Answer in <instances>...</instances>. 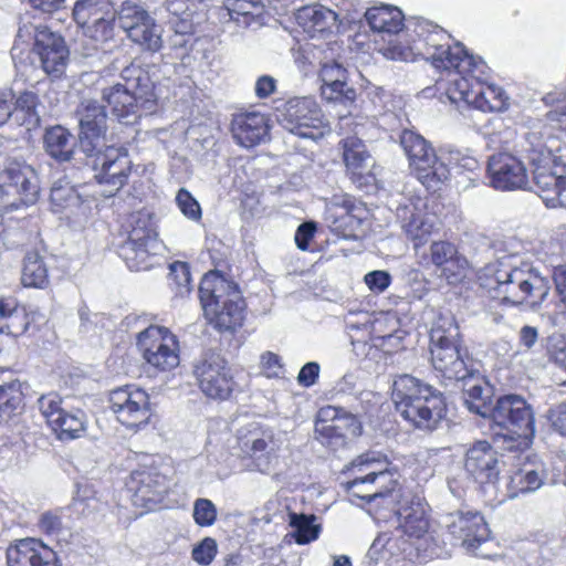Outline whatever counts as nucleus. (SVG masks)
Segmentation results:
<instances>
[{
    "label": "nucleus",
    "instance_id": "nucleus-1",
    "mask_svg": "<svg viewBox=\"0 0 566 566\" xmlns=\"http://www.w3.org/2000/svg\"><path fill=\"white\" fill-rule=\"evenodd\" d=\"M544 102L554 107L530 127L522 151L533 168V180L545 206L566 209V177L549 170L554 154L560 151L559 140L566 137V95L549 93Z\"/></svg>",
    "mask_w": 566,
    "mask_h": 566
},
{
    "label": "nucleus",
    "instance_id": "nucleus-2",
    "mask_svg": "<svg viewBox=\"0 0 566 566\" xmlns=\"http://www.w3.org/2000/svg\"><path fill=\"white\" fill-rule=\"evenodd\" d=\"M407 41L399 45L392 41L380 49L388 60L410 62L422 57L436 69L459 73L460 71L481 72L484 61L470 54L461 43L451 45V35L441 27L426 19H416L407 24Z\"/></svg>",
    "mask_w": 566,
    "mask_h": 566
},
{
    "label": "nucleus",
    "instance_id": "nucleus-3",
    "mask_svg": "<svg viewBox=\"0 0 566 566\" xmlns=\"http://www.w3.org/2000/svg\"><path fill=\"white\" fill-rule=\"evenodd\" d=\"M479 285L486 294L510 306H539L549 293L546 277L516 253L499 255L478 272Z\"/></svg>",
    "mask_w": 566,
    "mask_h": 566
},
{
    "label": "nucleus",
    "instance_id": "nucleus-4",
    "mask_svg": "<svg viewBox=\"0 0 566 566\" xmlns=\"http://www.w3.org/2000/svg\"><path fill=\"white\" fill-rule=\"evenodd\" d=\"M80 114V145L87 156H95V178L106 189L104 197L114 196L127 182L132 169V160L123 147H106L103 150L107 116L104 106L96 101L86 99L82 103Z\"/></svg>",
    "mask_w": 566,
    "mask_h": 566
},
{
    "label": "nucleus",
    "instance_id": "nucleus-5",
    "mask_svg": "<svg viewBox=\"0 0 566 566\" xmlns=\"http://www.w3.org/2000/svg\"><path fill=\"white\" fill-rule=\"evenodd\" d=\"M281 446L280 434L273 428L259 421H250L237 430L232 452L222 459L217 473L226 476L243 467L268 472L277 458Z\"/></svg>",
    "mask_w": 566,
    "mask_h": 566
},
{
    "label": "nucleus",
    "instance_id": "nucleus-6",
    "mask_svg": "<svg viewBox=\"0 0 566 566\" xmlns=\"http://www.w3.org/2000/svg\"><path fill=\"white\" fill-rule=\"evenodd\" d=\"M392 398L401 417L419 429L433 430L446 413L442 395L410 375L394 381Z\"/></svg>",
    "mask_w": 566,
    "mask_h": 566
},
{
    "label": "nucleus",
    "instance_id": "nucleus-7",
    "mask_svg": "<svg viewBox=\"0 0 566 566\" xmlns=\"http://www.w3.org/2000/svg\"><path fill=\"white\" fill-rule=\"evenodd\" d=\"M120 77L124 83H116L102 91V99L107 103L118 120L132 124L139 109L151 112L155 105L154 82L149 73L140 65L132 63L126 66Z\"/></svg>",
    "mask_w": 566,
    "mask_h": 566
},
{
    "label": "nucleus",
    "instance_id": "nucleus-8",
    "mask_svg": "<svg viewBox=\"0 0 566 566\" xmlns=\"http://www.w3.org/2000/svg\"><path fill=\"white\" fill-rule=\"evenodd\" d=\"M199 297L205 317L218 331H234L242 325L245 303L234 282L209 272L201 279Z\"/></svg>",
    "mask_w": 566,
    "mask_h": 566
},
{
    "label": "nucleus",
    "instance_id": "nucleus-9",
    "mask_svg": "<svg viewBox=\"0 0 566 566\" xmlns=\"http://www.w3.org/2000/svg\"><path fill=\"white\" fill-rule=\"evenodd\" d=\"M430 354L434 371L444 379H465L473 373L474 364L461 346V335L455 319L440 315L430 331Z\"/></svg>",
    "mask_w": 566,
    "mask_h": 566
},
{
    "label": "nucleus",
    "instance_id": "nucleus-10",
    "mask_svg": "<svg viewBox=\"0 0 566 566\" xmlns=\"http://www.w3.org/2000/svg\"><path fill=\"white\" fill-rule=\"evenodd\" d=\"M486 64L481 72L460 71L450 73L448 86L446 87L447 98L459 108L461 105L473 107L481 112H504L509 108V96L505 91L495 84H488L481 81L486 73Z\"/></svg>",
    "mask_w": 566,
    "mask_h": 566
},
{
    "label": "nucleus",
    "instance_id": "nucleus-11",
    "mask_svg": "<svg viewBox=\"0 0 566 566\" xmlns=\"http://www.w3.org/2000/svg\"><path fill=\"white\" fill-rule=\"evenodd\" d=\"M363 503L356 505L365 510L375 521L389 522L395 520L402 532L409 537L422 538L429 528L426 497H399L392 509L380 505L394 503V497H358Z\"/></svg>",
    "mask_w": 566,
    "mask_h": 566
},
{
    "label": "nucleus",
    "instance_id": "nucleus-12",
    "mask_svg": "<svg viewBox=\"0 0 566 566\" xmlns=\"http://www.w3.org/2000/svg\"><path fill=\"white\" fill-rule=\"evenodd\" d=\"M129 227L127 239L118 247V255L132 271L149 270L161 248L155 221L149 212L137 211L130 216Z\"/></svg>",
    "mask_w": 566,
    "mask_h": 566
},
{
    "label": "nucleus",
    "instance_id": "nucleus-13",
    "mask_svg": "<svg viewBox=\"0 0 566 566\" xmlns=\"http://www.w3.org/2000/svg\"><path fill=\"white\" fill-rule=\"evenodd\" d=\"M18 42L27 44L33 42V51L46 74L56 77L63 74L69 60V50L61 35L41 23L32 22L29 14H25L20 21L17 42L12 48L13 57Z\"/></svg>",
    "mask_w": 566,
    "mask_h": 566
},
{
    "label": "nucleus",
    "instance_id": "nucleus-14",
    "mask_svg": "<svg viewBox=\"0 0 566 566\" xmlns=\"http://www.w3.org/2000/svg\"><path fill=\"white\" fill-rule=\"evenodd\" d=\"M400 145L412 174L428 190L436 191L449 178L448 165L437 156L434 148L421 135L403 130Z\"/></svg>",
    "mask_w": 566,
    "mask_h": 566
},
{
    "label": "nucleus",
    "instance_id": "nucleus-15",
    "mask_svg": "<svg viewBox=\"0 0 566 566\" xmlns=\"http://www.w3.org/2000/svg\"><path fill=\"white\" fill-rule=\"evenodd\" d=\"M387 455L377 450H367L355 457L340 472V485L345 492L359 484L374 483L377 479L389 481L392 486L388 490L377 491L371 495H387L395 491L397 484V469L390 467Z\"/></svg>",
    "mask_w": 566,
    "mask_h": 566
},
{
    "label": "nucleus",
    "instance_id": "nucleus-16",
    "mask_svg": "<svg viewBox=\"0 0 566 566\" xmlns=\"http://www.w3.org/2000/svg\"><path fill=\"white\" fill-rule=\"evenodd\" d=\"M40 193L35 170L23 161L8 160L0 170V199L6 209H20L36 202Z\"/></svg>",
    "mask_w": 566,
    "mask_h": 566
},
{
    "label": "nucleus",
    "instance_id": "nucleus-17",
    "mask_svg": "<svg viewBox=\"0 0 566 566\" xmlns=\"http://www.w3.org/2000/svg\"><path fill=\"white\" fill-rule=\"evenodd\" d=\"M277 112L281 126L298 137L316 140L329 132L323 112L313 97L290 98Z\"/></svg>",
    "mask_w": 566,
    "mask_h": 566
},
{
    "label": "nucleus",
    "instance_id": "nucleus-18",
    "mask_svg": "<svg viewBox=\"0 0 566 566\" xmlns=\"http://www.w3.org/2000/svg\"><path fill=\"white\" fill-rule=\"evenodd\" d=\"M192 375L200 391L209 399L228 400L237 387L227 359L216 352H207L196 359Z\"/></svg>",
    "mask_w": 566,
    "mask_h": 566
},
{
    "label": "nucleus",
    "instance_id": "nucleus-19",
    "mask_svg": "<svg viewBox=\"0 0 566 566\" xmlns=\"http://www.w3.org/2000/svg\"><path fill=\"white\" fill-rule=\"evenodd\" d=\"M137 347L145 361L159 371H170L179 363V342L167 327L150 325L137 335Z\"/></svg>",
    "mask_w": 566,
    "mask_h": 566
},
{
    "label": "nucleus",
    "instance_id": "nucleus-20",
    "mask_svg": "<svg viewBox=\"0 0 566 566\" xmlns=\"http://www.w3.org/2000/svg\"><path fill=\"white\" fill-rule=\"evenodd\" d=\"M363 427L358 418L343 408L322 407L316 416L314 437L324 447L336 451L347 443V436L357 437Z\"/></svg>",
    "mask_w": 566,
    "mask_h": 566
},
{
    "label": "nucleus",
    "instance_id": "nucleus-21",
    "mask_svg": "<svg viewBox=\"0 0 566 566\" xmlns=\"http://www.w3.org/2000/svg\"><path fill=\"white\" fill-rule=\"evenodd\" d=\"M339 50L337 42L327 43L326 53L322 54L316 72L322 81V97L347 106L354 103L356 92L347 84V70L338 60Z\"/></svg>",
    "mask_w": 566,
    "mask_h": 566
},
{
    "label": "nucleus",
    "instance_id": "nucleus-22",
    "mask_svg": "<svg viewBox=\"0 0 566 566\" xmlns=\"http://www.w3.org/2000/svg\"><path fill=\"white\" fill-rule=\"evenodd\" d=\"M397 220L413 248L424 245L438 230V218L428 211L427 201L420 197L405 198L396 210Z\"/></svg>",
    "mask_w": 566,
    "mask_h": 566
},
{
    "label": "nucleus",
    "instance_id": "nucleus-23",
    "mask_svg": "<svg viewBox=\"0 0 566 566\" xmlns=\"http://www.w3.org/2000/svg\"><path fill=\"white\" fill-rule=\"evenodd\" d=\"M109 408L118 422L129 429H139L147 424L151 417L148 394L134 385L112 390Z\"/></svg>",
    "mask_w": 566,
    "mask_h": 566
},
{
    "label": "nucleus",
    "instance_id": "nucleus-24",
    "mask_svg": "<svg viewBox=\"0 0 566 566\" xmlns=\"http://www.w3.org/2000/svg\"><path fill=\"white\" fill-rule=\"evenodd\" d=\"M450 535L469 553L476 556L488 555L478 552L490 539L491 531L484 516L478 511H457L449 513L444 521Z\"/></svg>",
    "mask_w": 566,
    "mask_h": 566
},
{
    "label": "nucleus",
    "instance_id": "nucleus-25",
    "mask_svg": "<svg viewBox=\"0 0 566 566\" xmlns=\"http://www.w3.org/2000/svg\"><path fill=\"white\" fill-rule=\"evenodd\" d=\"M295 19L302 30L311 38L337 34L345 23L356 21L357 15L339 8L334 11L323 4H310L296 11Z\"/></svg>",
    "mask_w": 566,
    "mask_h": 566
},
{
    "label": "nucleus",
    "instance_id": "nucleus-26",
    "mask_svg": "<svg viewBox=\"0 0 566 566\" xmlns=\"http://www.w3.org/2000/svg\"><path fill=\"white\" fill-rule=\"evenodd\" d=\"M493 421L509 428L523 439L534 436V415L531 406L518 395H505L496 400L489 415Z\"/></svg>",
    "mask_w": 566,
    "mask_h": 566
},
{
    "label": "nucleus",
    "instance_id": "nucleus-27",
    "mask_svg": "<svg viewBox=\"0 0 566 566\" xmlns=\"http://www.w3.org/2000/svg\"><path fill=\"white\" fill-rule=\"evenodd\" d=\"M486 177L489 185L501 191L525 189L528 185V175L523 161L510 153L490 156Z\"/></svg>",
    "mask_w": 566,
    "mask_h": 566
},
{
    "label": "nucleus",
    "instance_id": "nucleus-28",
    "mask_svg": "<svg viewBox=\"0 0 566 566\" xmlns=\"http://www.w3.org/2000/svg\"><path fill=\"white\" fill-rule=\"evenodd\" d=\"M364 17L370 29L381 36L384 46H389L392 41L402 45L407 41V28L403 30V14L400 9L392 6L381 4L366 10Z\"/></svg>",
    "mask_w": 566,
    "mask_h": 566
},
{
    "label": "nucleus",
    "instance_id": "nucleus-29",
    "mask_svg": "<svg viewBox=\"0 0 566 566\" xmlns=\"http://www.w3.org/2000/svg\"><path fill=\"white\" fill-rule=\"evenodd\" d=\"M465 471L481 485H493L499 478V453L485 440L474 442L465 452Z\"/></svg>",
    "mask_w": 566,
    "mask_h": 566
},
{
    "label": "nucleus",
    "instance_id": "nucleus-30",
    "mask_svg": "<svg viewBox=\"0 0 566 566\" xmlns=\"http://www.w3.org/2000/svg\"><path fill=\"white\" fill-rule=\"evenodd\" d=\"M8 566H61L56 553L35 538H23L7 549Z\"/></svg>",
    "mask_w": 566,
    "mask_h": 566
},
{
    "label": "nucleus",
    "instance_id": "nucleus-31",
    "mask_svg": "<svg viewBox=\"0 0 566 566\" xmlns=\"http://www.w3.org/2000/svg\"><path fill=\"white\" fill-rule=\"evenodd\" d=\"M355 203L349 196H335L326 205L325 222L327 227L343 238L355 237L360 218L355 212Z\"/></svg>",
    "mask_w": 566,
    "mask_h": 566
},
{
    "label": "nucleus",
    "instance_id": "nucleus-32",
    "mask_svg": "<svg viewBox=\"0 0 566 566\" xmlns=\"http://www.w3.org/2000/svg\"><path fill=\"white\" fill-rule=\"evenodd\" d=\"M234 139L245 148L254 147L269 136V124L265 116L259 112L242 113L232 120Z\"/></svg>",
    "mask_w": 566,
    "mask_h": 566
},
{
    "label": "nucleus",
    "instance_id": "nucleus-33",
    "mask_svg": "<svg viewBox=\"0 0 566 566\" xmlns=\"http://www.w3.org/2000/svg\"><path fill=\"white\" fill-rule=\"evenodd\" d=\"M429 256L423 255V265L432 264L440 269L448 281L462 274L467 260L458 252L457 247L449 241H434L429 249Z\"/></svg>",
    "mask_w": 566,
    "mask_h": 566
},
{
    "label": "nucleus",
    "instance_id": "nucleus-34",
    "mask_svg": "<svg viewBox=\"0 0 566 566\" xmlns=\"http://www.w3.org/2000/svg\"><path fill=\"white\" fill-rule=\"evenodd\" d=\"M463 384V400L467 408L483 418L489 417L492 405V388L478 374L475 368L473 373L465 379H461Z\"/></svg>",
    "mask_w": 566,
    "mask_h": 566
},
{
    "label": "nucleus",
    "instance_id": "nucleus-35",
    "mask_svg": "<svg viewBox=\"0 0 566 566\" xmlns=\"http://www.w3.org/2000/svg\"><path fill=\"white\" fill-rule=\"evenodd\" d=\"M223 10L229 20L239 27H261L264 24L265 4L262 0H226Z\"/></svg>",
    "mask_w": 566,
    "mask_h": 566
},
{
    "label": "nucleus",
    "instance_id": "nucleus-36",
    "mask_svg": "<svg viewBox=\"0 0 566 566\" xmlns=\"http://www.w3.org/2000/svg\"><path fill=\"white\" fill-rule=\"evenodd\" d=\"M46 153L59 161L72 159L75 148L74 136L64 127L56 125L45 130L43 136Z\"/></svg>",
    "mask_w": 566,
    "mask_h": 566
},
{
    "label": "nucleus",
    "instance_id": "nucleus-37",
    "mask_svg": "<svg viewBox=\"0 0 566 566\" xmlns=\"http://www.w3.org/2000/svg\"><path fill=\"white\" fill-rule=\"evenodd\" d=\"M343 157L354 178L360 179L368 172L371 158L359 138L347 137L343 140Z\"/></svg>",
    "mask_w": 566,
    "mask_h": 566
},
{
    "label": "nucleus",
    "instance_id": "nucleus-38",
    "mask_svg": "<svg viewBox=\"0 0 566 566\" xmlns=\"http://www.w3.org/2000/svg\"><path fill=\"white\" fill-rule=\"evenodd\" d=\"M51 205L54 212L70 211L76 214L78 211L85 212L86 207L81 196L67 181L59 180L54 182L50 193Z\"/></svg>",
    "mask_w": 566,
    "mask_h": 566
},
{
    "label": "nucleus",
    "instance_id": "nucleus-39",
    "mask_svg": "<svg viewBox=\"0 0 566 566\" xmlns=\"http://www.w3.org/2000/svg\"><path fill=\"white\" fill-rule=\"evenodd\" d=\"M21 283L24 287L44 289L49 283L48 268L36 252H29L24 256Z\"/></svg>",
    "mask_w": 566,
    "mask_h": 566
},
{
    "label": "nucleus",
    "instance_id": "nucleus-40",
    "mask_svg": "<svg viewBox=\"0 0 566 566\" xmlns=\"http://www.w3.org/2000/svg\"><path fill=\"white\" fill-rule=\"evenodd\" d=\"M39 99L33 92H23L15 101L13 106V119L19 124L32 130L40 125V115L38 112Z\"/></svg>",
    "mask_w": 566,
    "mask_h": 566
},
{
    "label": "nucleus",
    "instance_id": "nucleus-41",
    "mask_svg": "<svg viewBox=\"0 0 566 566\" xmlns=\"http://www.w3.org/2000/svg\"><path fill=\"white\" fill-rule=\"evenodd\" d=\"M113 10L109 0H76L73 7V18L82 28L103 15L111 17Z\"/></svg>",
    "mask_w": 566,
    "mask_h": 566
},
{
    "label": "nucleus",
    "instance_id": "nucleus-42",
    "mask_svg": "<svg viewBox=\"0 0 566 566\" xmlns=\"http://www.w3.org/2000/svg\"><path fill=\"white\" fill-rule=\"evenodd\" d=\"M86 415L84 411L76 409L66 411L61 416L52 430L57 434L60 440H73L80 438L86 430Z\"/></svg>",
    "mask_w": 566,
    "mask_h": 566
},
{
    "label": "nucleus",
    "instance_id": "nucleus-43",
    "mask_svg": "<svg viewBox=\"0 0 566 566\" xmlns=\"http://www.w3.org/2000/svg\"><path fill=\"white\" fill-rule=\"evenodd\" d=\"M127 36L144 50L158 52L163 48L161 28L154 18L135 27Z\"/></svg>",
    "mask_w": 566,
    "mask_h": 566
},
{
    "label": "nucleus",
    "instance_id": "nucleus-44",
    "mask_svg": "<svg viewBox=\"0 0 566 566\" xmlns=\"http://www.w3.org/2000/svg\"><path fill=\"white\" fill-rule=\"evenodd\" d=\"M543 463H528L521 468L512 476V484L516 493L537 491L544 483Z\"/></svg>",
    "mask_w": 566,
    "mask_h": 566
},
{
    "label": "nucleus",
    "instance_id": "nucleus-45",
    "mask_svg": "<svg viewBox=\"0 0 566 566\" xmlns=\"http://www.w3.org/2000/svg\"><path fill=\"white\" fill-rule=\"evenodd\" d=\"M159 509L158 502L153 497H119L117 503L118 518L125 523Z\"/></svg>",
    "mask_w": 566,
    "mask_h": 566
},
{
    "label": "nucleus",
    "instance_id": "nucleus-46",
    "mask_svg": "<svg viewBox=\"0 0 566 566\" xmlns=\"http://www.w3.org/2000/svg\"><path fill=\"white\" fill-rule=\"evenodd\" d=\"M315 515L289 513V522L294 530L293 538L300 545L308 544L318 538L321 526L315 524Z\"/></svg>",
    "mask_w": 566,
    "mask_h": 566
},
{
    "label": "nucleus",
    "instance_id": "nucleus-47",
    "mask_svg": "<svg viewBox=\"0 0 566 566\" xmlns=\"http://www.w3.org/2000/svg\"><path fill=\"white\" fill-rule=\"evenodd\" d=\"M23 408L21 384L12 380L0 385V418L6 419L19 413Z\"/></svg>",
    "mask_w": 566,
    "mask_h": 566
},
{
    "label": "nucleus",
    "instance_id": "nucleus-48",
    "mask_svg": "<svg viewBox=\"0 0 566 566\" xmlns=\"http://www.w3.org/2000/svg\"><path fill=\"white\" fill-rule=\"evenodd\" d=\"M116 17L119 27L128 34L135 27L150 18V14L136 0H125L116 11Z\"/></svg>",
    "mask_w": 566,
    "mask_h": 566
},
{
    "label": "nucleus",
    "instance_id": "nucleus-49",
    "mask_svg": "<svg viewBox=\"0 0 566 566\" xmlns=\"http://www.w3.org/2000/svg\"><path fill=\"white\" fill-rule=\"evenodd\" d=\"M158 480H155L148 471H134L125 482L126 493L130 495H160L163 491L155 489Z\"/></svg>",
    "mask_w": 566,
    "mask_h": 566
},
{
    "label": "nucleus",
    "instance_id": "nucleus-50",
    "mask_svg": "<svg viewBox=\"0 0 566 566\" xmlns=\"http://www.w3.org/2000/svg\"><path fill=\"white\" fill-rule=\"evenodd\" d=\"M116 10L111 17L103 15L87 25L82 27L84 34L96 44L104 43L113 38Z\"/></svg>",
    "mask_w": 566,
    "mask_h": 566
},
{
    "label": "nucleus",
    "instance_id": "nucleus-51",
    "mask_svg": "<svg viewBox=\"0 0 566 566\" xmlns=\"http://www.w3.org/2000/svg\"><path fill=\"white\" fill-rule=\"evenodd\" d=\"M326 53L325 46L306 45L295 54V63L305 75L316 72L322 54Z\"/></svg>",
    "mask_w": 566,
    "mask_h": 566
},
{
    "label": "nucleus",
    "instance_id": "nucleus-52",
    "mask_svg": "<svg viewBox=\"0 0 566 566\" xmlns=\"http://www.w3.org/2000/svg\"><path fill=\"white\" fill-rule=\"evenodd\" d=\"M62 402V398L55 392L43 395L38 400L39 409L51 428L61 419L65 410Z\"/></svg>",
    "mask_w": 566,
    "mask_h": 566
},
{
    "label": "nucleus",
    "instance_id": "nucleus-53",
    "mask_svg": "<svg viewBox=\"0 0 566 566\" xmlns=\"http://www.w3.org/2000/svg\"><path fill=\"white\" fill-rule=\"evenodd\" d=\"M175 34L170 38V46L176 51H187L192 31V20L189 18L180 19L179 21H175L172 19L169 20Z\"/></svg>",
    "mask_w": 566,
    "mask_h": 566
},
{
    "label": "nucleus",
    "instance_id": "nucleus-54",
    "mask_svg": "<svg viewBox=\"0 0 566 566\" xmlns=\"http://www.w3.org/2000/svg\"><path fill=\"white\" fill-rule=\"evenodd\" d=\"M31 323L30 314L23 305L4 323H0V334H7L14 337L23 335Z\"/></svg>",
    "mask_w": 566,
    "mask_h": 566
},
{
    "label": "nucleus",
    "instance_id": "nucleus-55",
    "mask_svg": "<svg viewBox=\"0 0 566 566\" xmlns=\"http://www.w3.org/2000/svg\"><path fill=\"white\" fill-rule=\"evenodd\" d=\"M217 553V541L212 537H205L193 546L191 551V558L201 566H208L212 563Z\"/></svg>",
    "mask_w": 566,
    "mask_h": 566
},
{
    "label": "nucleus",
    "instance_id": "nucleus-56",
    "mask_svg": "<svg viewBox=\"0 0 566 566\" xmlns=\"http://www.w3.org/2000/svg\"><path fill=\"white\" fill-rule=\"evenodd\" d=\"M176 203L181 213L189 220L199 221L201 219V207L187 189H179L176 196Z\"/></svg>",
    "mask_w": 566,
    "mask_h": 566
},
{
    "label": "nucleus",
    "instance_id": "nucleus-57",
    "mask_svg": "<svg viewBox=\"0 0 566 566\" xmlns=\"http://www.w3.org/2000/svg\"><path fill=\"white\" fill-rule=\"evenodd\" d=\"M212 0H165V8L172 20L179 21L184 18L191 19L192 13L196 11L197 3H207Z\"/></svg>",
    "mask_w": 566,
    "mask_h": 566
},
{
    "label": "nucleus",
    "instance_id": "nucleus-58",
    "mask_svg": "<svg viewBox=\"0 0 566 566\" xmlns=\"http://www.w3.org/2000/svg\"><path fill=\"white\" fill-rule=\"evenodd\" d=\"M169 280L178 289L180 295L190 291L191 274L186 262L176 261L169 266Z\"/></svg>",
    "mask_w": 566,
    "mask_h": 566
},
{
    "label": "nucleus",
    "instance_id": "nucleus-59",
    "mask_svg": "<svg viewBox=\"0 0 566 566\" xmlns=\"http://www.w3.org/2000/svg\"><path fill=\"white\" fill-rule=\"evenodd\" d=\"M193 518L200 526H210L217 520L216 505L206 497H199L193 505Z\"/></svg>",
    "mask_w": 566,
    "mask_h": 566
},
{
    "label": "nucleus",
    "instance_id": "nucleus-60",
    "mask_svg": "<svg viewBox=\"0 0 566 566\" xmlns=\"http://www.w3.org/2000/svg\"><path fill=\"white\" fill-rule=\"evenodd\" d=\"M364 282L374 294H380L389 287L391 276L387 271L375 270L365 274Z\"/></svg>",
    "mask_w": 566,
    "mask_h": 566
},
{
    "label": "nucleus",
    "instance_id": "nucleus-61",
    "mask_svg": "<svg viewBox=\"0 0 566 566\" xmlns=\"http://www.w3.org/2000/svg\"><path fill=\"white\" fill-rule=\"evenodd\" d=\"M261 370L266 378H280L284 370L279 355L265 352L261 355Z\"/></svg>",
    "mask_w": 566,
    "mask_h": 566
},
{
    "label": "nucleus",
    "instance_id": "nucleus-62",
    "mask_svg": "<svg viewBox=\"0 0 566 566\" xmlns=\"http://www.w3.org/2000/svg\"><path fill=\"white\" fill-rule=\"evenodd\" d=\"M61 511H48L41 514L39 526L42 532L49 535H60L63 531Z\"/></svg>",
    "mask_w": 566,
    "mask_h": 566
},
{
    "label": "nucleus",
    "instance_id": "nucleus-63",
    "mask_svg": "<svg viewBox=\"0 0 566 566\" xmlns=\"http://www.w3.org/2000/svg\"><path fill=\"white\" fill-rule=\"evenodd\" d=\"M547 353L551 359L566 369V339L562 335H553L548 338Z\"/></svg>",
    "mask_w": 566,
    "mask_h": 566
},
{
    "label": "nucleus",
    "instance_id": "nucleus-64",
    "mask_svg": "<svg viewBox=\"0 0 566 566\" xmlns=\"http://www.w3.org/2000/svg\"><path fill=\"white\" fill-rule=\"evenodd\" d=\"M548 420L560 434L566 436V403H560L549 410Z\"/></svg>",
    "mask_w": 566,
    "mask_h": 566
}]
</instances>
